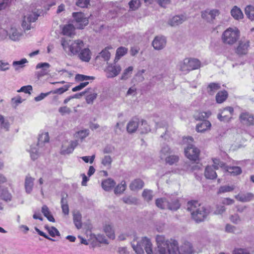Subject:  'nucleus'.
Listing matches in <instances>:
<instances>
[{"label":"nucleus","mask_w":254,"mask_h":254,"mask_svg":"<svg viewBox=\"0 0 254 254\" xmlns=\"http://www.w3.org/2000/svg\"><path fill=\"white\" fill-rule=\"evenodd\" d=\"M220 84L218 83H210L207 86V91L210 95H213L220 88Z\"/></svg>","instance_id":"f704fd0d"},{"label":"nucleus","mask_w":254,"mask_h":254,"mask_svg":"<svg viewBox=\"0 0 254 254\" xmlns=\"http://www.w3.org/2000/svg\"><path fill=\"white\" fill-rule=\"evenodd\" d=\"M79 58L84 62H88L91 59V52L89 49L85 48L79 54Z\"/></svg>","instance_id":"473e14b6"},{"label":"nucleus","mask_w":254,"mask_h":254,"mask_svg":"<svg viewBox=\"0 0 254 254\" xmlns=\"http://www.w3.org/2000/svg\"><path fill=\"white\" fill-rule=\"evenodd\" d=\"M91 90L89 92L86 93L87 94L85 98L86 102L88 104H92L94 101L97 97V93L96 92L94 89L89 88Z\"/></svg>","instance_id":"393cba45"},{"label":"nucleus","mask_w":254,"mask_h":254,"mask_svg":"<svg viewBox=\"0 0 254 254\" xmlns=\"http://www.w3.org/2000/svg\"><path fill=\"white\" fill-rule=\"evenodd\" d=\"M61 44L65 51H69L73 54L77 53L84 46L81 40H77L71 42L70 40L65 38L62 39Z\"/></svg>","instance_id":"6e6552de"},{"label":"nucleus","mask_w":254,"mask_h":254,"mask_svg":"<svg viewBox=\"0 0 254 254\" xmlns=\"http://www.w3.org/2000/svg\"><path fill=\"white\" fill-rule=\"evenodd\" d=\"M245 14L251 20H254V6L248 5L245 8Z\"/></svg>","instance_id":"a19ab883"},{"label":"nucleus","mask_w":254,"mask_h":254,"mask_svg":"<svg viewBox=\"0 0 254 254\" xmlns=\"http://www.w3.org/2000/svg\"><path fill=\"white\" fill-rule=\"evenodd\" d=\"M213 162V165L212 167L215 170L218 169L219 167L224 168L225 169V167L226 166L223 162L220 161L219 159H214Z\"/></svg>","instance_id":"864d4df0"},{"label":"nucleus","mask_w":254,"mask_h":254,"mask_svg":"<svg viewBox=\"0 0 254 254\" xmlns=\"http://www.w3.org/2000/svg\"><path fill=\"white\" fill-rule=\"evenodd\" d=\"M234 189L233 186H224L220 188L219 192L220 193H224L232 191Z\"/></svg>","instance_id":"bf43d9fd"},{"label":"nucleus","mask_w":254,"mask_h":254,"mask_svg":"<svg viewBox=\"0 0 254 254\" xmlns=\"http://www.w3.org/2000/svg\"><path fill=\"white\" fill-rule=\"evenodd\" d=\"M34 179L27 176L25 180V188L27 193H30L33 189Z\"/></svg>","instance_id":"a878e982"},{"label":"nucleus","mask_w":254,"mask_h":254,"mask_svg":"<svg viewBox=\"0 0 254 254\" xmlns=\"http://www.w3.org/2000/svg\"><path fill=\"white\" fill-rule=\"evenodd\" d=\"M0 125L1 127L5 129L6 130H8L9 127V122L7 121H5L2 116L0 115Z\"/></svg>","instance_id":"4d7b16f0"},{"label":"nucleus","mask_w":254,"mask_h":254,"mask_svg":"<svg viewBox=\"0 0 254 254\" xmlns=\"http://www.w3.org/2000/svg\"><path fill=\"white\" fill-rule=\"evenodd\" d=\"M78 145L77 140H72L69 142H64L62 146L60 153L62 155H66L71 153L75 147Z\"/></svg>","instance_id":"f8f14e48"},{"label":"nucleus","mask_w":254,"mask_h":254,"mask_svg":"<svg viewBox=\"0 0 254 254\" xmlns=\"http://www.w3.org/2000/svg\"><path fill=\"white\" fill-rule=\"evenodd\" d=\"M144 186V183L141 179H137L133 181L129 185V188L131 190H135L141 189Z\"/></svg>","instance_id":"2f4dec72"},{"label":"nucleus","mask_w":254,"mask_h":254,"mask_svg":"<svg viewBox=\"0 0 254 254\" xmlns=\"http://www.w3.org/2000/svg\"><path fill=\"white\" fill-rule=\"evenodd\" d=\"M240 33L236 27H230L225 30L222 35V40L224 43L232 45L239 39Z\"/></svg>","instance_id":"0eeeda50"},{"label":"nucleus","mask_w":254,"mask_h":254,"mask_svg":"<svg viewBox=\"0 0 254 254\" xmlns=\"http://www.w3.org/2000/svg\"><path fill=\"white\" fill-rule=\"evenodd\" d=\"M50 64H37L36 69H41L40 71H37V74L38 77L47 74L49 71Z\"/></svg>","instance_id":"c756f323"},{"label":"nucleus","mask_w":254,"mask_h":254,"mask_svg":"<svg viewBox=\"0 0 254 254\" xmlns=\"http://www.w3.org/2000/svg\"><path fill=\"white\" fill-rule=\"evenodd\" d=\"M193 139L192 137L189 136L183 138L184 143H186L187 146L185 148V154L186 156L190 160L196 161L199 154V150L196 148L192 143Z\"/></svg>","instance_id":"423d86ee"},{"label":"nucleus","mask_w":254,"mask_h":254,"mask_svg":"<svg viewBox=\"0 0 254 254\" xmlns=\"http://www.w3.org/2000/svg\"><path fill=\"white\" fill-rule=\"evenodd\" d=\"M153 192L151 190H144L142 192V196L147 201L151 200L153 198Z\"/></svg>","instance_id":"49530a36"},{"label":"nucleus","mask_w":254,"mask_h":254,"mask_svg":"<svg viewBox=\"0 0 254 254\" xmlns=\"http://www.w3.org/2000/svg\"><path fill=\"white\" fill-rule=\"evenodd\" d=\"M124 126V123H117L114 127V131L116 134H120L122 132V128Z\"/></svg>","instance_id":"6e6d98bb"},{"label":"nucleus","mask_w":254,"mask_h":254,"mask_svg":"<svg viewBox=\"0 0 254 254\" xmlns=\"http://www.w3.org/2000/svg\"><path fill=\"white\" fill-rule=\"evenodd\" d=\"M121 70L119 64H108L105 71L108 78H113L118 75Z\"/></svg>","instance_id":"f3484780"},{"label":"nucleus","mask_w":254,"mask_h":254,"mask_svg":"<svg viewBox=\"0 0 254 254\" xmlns=\"http://www.w3.org/2000/svg\"><path fill=\"white\" fill-rule=\"evenodd\" d=\"M70 85H65L63 87L56 89L54 90L51 91V93L53 94H62L64 92L66 91L68 88H69Z\"/></svg>","instance_id":"3c124183"},{"label":"nucleus","mask_w":254,"mask_h":254,"mask_svg":"<svg viewBox=\"0 0 254 254\" xmlns=\"http://www.w3.org/2000/svg\"><path fill=\"white\" fill-rule=\"evenodd\" d=\"M75 80L79 81H83L85 80H93L95 79V77L94 76H87L84 75L82 74H77L75 76Z\"/></svg>","instance_id":"603ef678"},{"label":"nucleus","mask_w":254,"mask_h":254,"mask_svg":"<svg viewBox=\"0 0 254 254\" xmlns=\"http://www.w3.org/2000/svg\"><path fill=\"white\" fill-rule=\"evenodd\" d=\"M128 5L130 10H135L140 6V2L139 0H131Z\"/></svg>","instance_id":"8fccbe9b"},{"label":"nucleus","mask_w":254,"mask_h":254,"mask_svg":"<svg viewBox=\"0 0 254 254\" xmlns=\"http://www.w3.org/2000/svg\"><path fill=\"white\" fill-rule=\"evenodd\" d=\"M7 32L9 38L13 41L20 40L22 36L21 30L15 26H11L8 29Z\"/></svg>","instance_id":"dca6fc26"},{"label":"nucleus","mask_w":254,"mask_h":254,"mask_svg":"<svg viewBox=\"0 0 254 254\" xmlns=\"http://www.w3.org/2000/svg\"><path fill=\"white\" fill-rule=\"evenodd\" d=\"M39 13L36 11H28L24 14L22 26L25 30H28L31 28V23L34 22L38 19Z\"/></svg>","instance_id":"1a4fd4ad"},{"label":"nucleus","mask_w":254,"mask_h":254,"mask_svg":"<svg viewBox=\"0 0 254 254\" xmlns=\"http://www.w3.org/2000/svg\"><path fill=\"white\" fill-rule=\"evenodd\" d=\"M179 160V157L177 155H170L166 158V163L170 165H173L177 162Z\"/></svg>","instance_id":"5fc2aeb1"},{"label":"nucleus","mask_w":254,"mask_h":254,"mask_svg":"<svg viewBox=\"0 0 254 254\" xmlns=\"http://www.w3.org/2000/svg\"><path fill=\"white\" fill-rule=\"evenodd\" d=\"M225 170L232 176L240 175L242 172L241 168L238 166H226L225 167Z\"/></svg>","instance_id":"7c9ffc66"},{"label":"nucleus","mask_w":254,"mask_h":254,"mask_svg":"<svg viewBox=\"0 0 254 254\" xmlns=\"http://www.w3.org/2000/svg\"><path fill=\"white\" fill-rule=\"evenodd\" d=\"M49 136L48 132H44L40 134L38 143L36 145H32L30 150V156L32 160L36 159L39 154L43 153L46 144H48Z\"/></svg>","instance_id":"20e7f679"},{"label":"nucleus","mask_w":254,"mask_h":254,"mask_svg":"<svg viewBox=\"0 0 254 254\" xmlns=\"http://www.w3.org/2000/svg\"><path fill=\"white\" fill-rule=\"evenodd\" d=\"M90 0H78L76 4L80 7H85L89 4Z\"/></svg>","instance_id":"338daca9"},{"label":"nucleus","mask_w":254,"mask_h":254,"mask_svg":"<svg viewBox=\"0 0 254 254\" xmlns=\"http://www.w3.org/2000/svg\"><path fill=\"white\" fill-rule=\"evenodd\" d=\"M219 11L217 9L206 10L202 13L201 15L202 18H204L207 15H209L212 19H214L217 15H219Z\"/></svg>","instance_id":"79ce46f5"},{"label":"nucleus","mask_w":254,"mask_h":254,"mask_svg":"<svg viewBox=\"0 0 254 254\" xmlns=\"http://www.w3.org/2000/svg\"><path fill=\"white\" fill-rule=\"evenodd\" d=\"M214 170L215 169L212 166L206 167L204 172L205 177L208 179H216L217 177V174Z\"/></svg>","instance_id":"c85d7f7f"},{"label":"nucleus","mask_w":254,"mask_h":254,"mask_svg":"<svg viewBox=\"0 0 254 254\" xmlns=\"http://www.w3.org/2000/svg\"><path fill=\"white\" fill-rule=\"evenodd\" d=\"M112 162V159L110 156L106 155L102 160V164L104 166L110 165Z\"/></svg>","instance_id":"680f3d73"},{"label":"nucleus","mask_w":254,"mask_h":254,"mask_svg":"<svg viewBox=\"0 0 254 254\" xmlns=\"http://www.w3.org/2000/svg\"><path fill=\"white\" fill-rule=\"evenodd\" d=\"M81 215L79 212L73 214V222L77 229H80L82 227Z\"/></svg>","instance_id":"e433bc0d"},{"label":"nucleus","mask_w":254,"mask_h":254,"mask_svg":"<svg viewBox=\"0 0 254 254\" xmlns=\"http://www.w3.org/2000/svg\"><path fill=\"white\" fill-rule=\"evenodd\" d=\"M250 48V41L245 39H241L235 49L236 53L239 56L246 55L248 53Z\"/></svg>","instance_id":"9b49d317"},{"label":"nucleus","mask_w":254,"mask_h":254,"mask_svg":"<svg viewBox=\"0 0 254 254\" xmlns=\"http://www.w3.org/2000/svg\"><path fill=\"white\" fill-rule=\"evenodd\" d=\"M126 189V184L125 181H123L120 184L118 185L115 189L114 192L116 194H121L123 193Z\"/></svg>","instance_id":"c03bdc74"},{"label":"nucleus","mask_w":254,"mask_h":254,"mask_svg":"<svg viewBox=\"0 0 254 254\" xmlns=\"http://www.w3.org/2000/svg\"><path fill=\"white\" fill-rule=\"evenodd\" d=\"M59 112L61 113L62 115H64L65 114H69L71 112V110L70 108H68L67 106H63L61 107L59 109Z\"/></svg>","instance_id":"0e129e2a"},{"label":"nucleus","mask_w":254,"mask_h":254,"mask_svg":"<svg viewBox=\"0 0 254 254\" xmlns=\"http://www.w3.org/2000/svg\"><path fill=\"white\" fill-rule=\"evenodd\" d=\"M151 130L150 126L147 124L146 121L142 120L141 124L139 125L138 130L140 133H146Z\"/></svg>","instance_id":"58836bf2"},{"label":"nucleus","mask_w":254,"mask_h":254,"mask_svg":"<svg viewBox=\"0 0 254 254\" xmlns=\"http://www.w3.org/2000/svg\"><path fill=\"white\" fill-rule=\"evenodd\" d=\"M186 20V17L184 15H176L168 21V24L171 27H175L182 24Z\"/></svg>","instance_id":"6ab92c4d"},{"label":"nucleus","mask_w":254,"mask_h":254,"mask_svg":"<svg viewBox=\"0 0 254 254\" xmlns=\"http://www.w3.org/2000/svg\"><path fill=\"white\" fill-rule=\"evenodd\" d=\"M139 127V120L137 118H133L129 122L127 126V130L129 133L134 132Z\"/></svg>","instance_id":"aec40b11"},{"label":"nucleus","mask_w":254,"mask_h":254,"mask_svg":"<svg viewBox=\"0 0 254 254\" xmlns=\"http://www.w3.org/2000/svg\"><path fill=\"white\" fill-rule=\"evenodd\" d=\"M187 210L190 212L192 219L197 223L203 221L209 213L206 207L195 200L188 202Z\"/></svg>","instance_id":"f03ea898"},{"label":"nucleus","mask_w":254,"mask_h":254,"mask_svg":"<svg viewBox=\"0 0 254 254\" xmlns=\"http://www.w3.org/2000/svg\"><path fill=\"white\" fill-rule=\"evenodd\" d=\"M89 84V82L86 81L84 82H81L79 84V85L73 87L72 89V91L73 92H76L77 91H79L84 88L85 86H86Z\"/></svg>","instance_id":"e2e57ef3"},{"label":"nucleus","mask_w":254,"mask_h":254,"mask_svg":"<svg viewBox=\"0 0 254 254\" xmlns=\"http://www.w3.org/2000/svg\"><path fill=\"white\" fill-rule=\"evenodd\" d=\"M123 201L127 204H136L137 203V199L131 196H126L122 198Z\"/></svg>","instance_id":"a18cd8bd"},{"label":"nucleus","mask_w":254,"mask_h":254,"mask_svg":"<svg viewBox=\"0 0 254 254\" xmlns=\"http://www.w3.org/2000/svg\"><path fill=\"white\" fill-rule=\"evenodd\" d=\"M210 127L211 123L208 121L204 120L196 125V130L197 132H202L209 129Z\"/></svg>","instance_id":"b1692460"},{"label":"nucleus","mask_w":254,"mask_h":254,"mask_svg":"<svg viewBox=\"0 0 254 254\" xmlns=\"http://www.w3.org/2000/svg\"><path fill=\"white\" fill-rule=\"evenodd\" d=\"M167 43L166 38L162 35L156 36L152 42V45L156 50H161L165 48Z\"/></svg>","instance_id":"2eb2a0df"},{"label":"nucleus","mask_w":254,"mask_h":254,"mask_svg":"<svg viewBox=\"0 0 254 254\" xmlns=\"http://www.w3.org/2000/svg\"><path fill=\"white\" fill-rule=\"evenodd\" d=\"M104 230L109 238L112 239L115 238L114 232L111 225H106L104 227Z\"/></svg>","instance_id":"37998d69"},{"label":"nucleus","mask_w":254,"mask_h":254,"mask_svg":"<svg viewBox=\"0 0 254 254\" xmlns=\"http://www.w3.org/2000/svg\"><path fill=\"white\" fill-rule=\"evenodd\" d=\"M61 203L63 213L65 215H68L69 213V208L66 200L63 197Z\"/></svg>","instance_id":"09e8293b"},{"label":"nucleus","mask_w":254,"mask_h":254,"mask_svg":"<svg viewBox=\"0 0 254 254\" xmlns=\"http://www.w3.org/2000/svg\"><path fill=\"white\" fill-rule=\"evenodd\" d=\"M113 49L111 45H109L104 48L98 55L95 57V60L97 62H106L108 63L111 56L110 50Z\"/></svg>","instance_id":"9d476101"},{"label":"nucleus","mask_w":254,"mask_h":254,"mask_svg":"<svg viewBox=\"0 0 254 254\" xmlns=\"http://www.w3.org/2000/svg\"><path fill=\"white\" fill-rule=\"evenodd\" d=\"M200 61L195 58H187L184 60L183 64H200Z\"/></svg>","instance_id":"13d9d810"},{"label":"nucleus","mask_w":254,"mask_h":254,"mask_svg":"<svg viewBox=\"0 0 254 254\" xmlns=\"http://www.w3.org/2000/svg\"><path fill=\"white\" fill-rule=\"evenodd\" d=\"M155 203L156 206L161 209H168L172 211H176L181 206L179 198L173 195L157 198Z\"/></svg>","instance_id":"7ed1b4c3"},{"label":"nucleus","mask_w":254,"mask_h":254,"mask_svg":"<svg viewBox=\"0 0 254 254\" xmlns=\"http://www.w3.org/2000/svg\"><path fill=\"white\" fill-rule=\"evenodd\" d=\"M241 122L246 126L254 125V116L248 112H244L240 116Z\"/></svg>","instance_id":"a211bd4d"},{"label":"nucleus","mask_w":254,"mask_h":254,"mask_svg":"<svg viewBox=\"0 0 254 254\" xmlns=\"http://www.w3.org/2000/svg\"><path fill=\"white\" fill-rule=\"evenodd\" d=\"M231 15L235 19H242L243 17V14L240 9L237 6H234L231 11Z\"/></svg>","instance_id":"4c0bfd02"},{"label":"nucleus","mask_w":254,"mask_h":254,"mask_svg":"<svg viewBox=\"0 0 254 254\" xmlns=\"http://www.w3.org/2000/svg\"><path fill=\"white\" fill-rule=\"evenodd\" d=\"M211 115L210 112H200L194 115V118L197 120L204 121Z\"/></svg>","instance_id":"ea45409f"},{"label":"nucleus","mask_w":254,"mask_h":254,"mask_svg":"<svg viewBox=\"0 0 254 254\" xmlns=\"http://www.w3.org/2000/svg\"><path fill=\"white\" fill-rule=\"evenodd\" d=\"M127 48L125 47L122 46L119 47L116 50L114 62L115 63H117L122 57L124 56L126 54H127Z\"/></svg>","instance_id":"bb28decb"},{"label":"nucleus","mask_w":254,"mask_h":254,"mask_svg":"<svg viewBox=\"0 0 254 254\" xmlns=\"http://www.w3.org/2000/svg\"><path fill=\"white\" fill-rule=\"evenodd\" d=\"M230 219L234 223L238 224L241 221L240 216L238 214H234L230 216Z\"/></svg>","instance_id":"69168bd1"},{"label":"nucleus","mask_w":254,"mask_h":254,"mask_svg":"<svg viewBox=\"0 0 254 254\" xmlns=\"http://www.w3.org/2000/svg\"><path fill=\"white\" fill-rule=\"evenodd\" d=\"M233 112L234 109L232 107H226L218 114L217 118L220 121L228 122L232 118Z\"/></svg>","instance_id":"ddd939ff"},{"label":"nucleus","mask_w":254,"mask_h":254,"mask_svg":"<svg viewBox=\"0 0 254 254\" xmlns=\"http://www.w3.org/2000/svg\"><path fill=\"white\" fill-rule=\"evenodd\" d=\"M235 198L241 202H248L254 198V195L251 192H248L244 194H238L235 196Z\"/></svg>","instance_id":"5701e85b"},{"label":"nucleus","mask_w":254,"mask_h":254,"mask_svg":"<svg viewBox=\"0 0 254 254\" xmlns=\"http://www.w3.org/2000/svg\"><path fill=\"white\" fill-rule=\"evenodd\" d=\"M201 64H179V68L184 74L188 73L190 71L198 69Z\"/></svg>","instance_id":"412c9836"},{"label":"nucleus","mask_w":254,"mask_h":254,"mask_svg":"<svg viewBox=\"0 0 254 254\" xmlns=\"http://www.w3.org/2000/svg\"><path fill=\"white\" fill-rule=\"evenodd\" d=\"M48 232L51 236L54 237L56 236H60L59 231L54 227H52L48 229Z\"/></svg>","instance_id":"052dcab7"},{"label":"nucleus","mask_w":254,"mask_h":254,"mask_svg":"<svg viewBox=\"0 0 254 254\" xmlns=\"http://www.w3.org/2000/svg\"><path fill=\"white\" fill-rule=\"evenodd\" d=\"M170 153V149L167 145H165L161 148L160 151V157L161 159L164 158L167 155Z\"/></svg>","instance_id":"de8ad7c7"},{"label":"nucleus","mask_w":254,"mask_h":254,"mask_svg":"<svg viewBox=\"0 0 254 254\" xmlns=\"http://www.w3.org/2000/svg\"><path fill=\"white\" fill-rule=\"evenodd\" d=\"M131 246L137 254H144V250L147 254H156L152 250V245L150 240L146 237H143L141 240L131 243Z\"/></svg>","instance_id":"39448f33"},{"label":"nucleus","mask_w":254,"mask_h":254,"mask_svg":"<svg viewBox=\"0 0 254 254\" xmlns=\"http://www.w3.org/2000/svg\"><path fill=\"white\" fill-rule=\"evenodd\" d=\"M115 185V182L111 178L105 180L102 182V188L106 191H109L111 190Z\"/></svg>","instance_id":"cd10ccee"},{"label":"nucleus","mask_w":254,"mask_h":254,"mask_svg":"<svg viewBox=\"0 0 254 254\" xmlns=\"http://www.w3.org/2000/svg\"><path fill=\"white\" fill-rule=\"evenodd\" d=\"M228 97V93L226 90L220 91L216 95V100L218 103H222Z\"/></svg>","instance_id":"c9c22d12"},{"label":"nucleus","mask_w":254,"mask_h":254,"mask_svg":"<svg viewBox=\"0 0 254 254\" xmlns=\"http://www.w3.org/2000/svg\"><path fill=\"white\" fill-rule=\"evenodd\" d=\"M0 198L6 202L11 200L12 195L7 188L0 186Z\"/></svg>","instance_id":"4be33fe9"},{"label":"nucleus","mask_w":254,"mask_h":254,"mask_svg":"<svg viewBox=\"0 0 254 254\" xmlns=\"http://www.w3.org/2000/svg\"><path fill=\"white\" fill-rule=\"evenodd\" d=\"M233 254H250V253L244 249H235L233 252Z\"/></svg>","instance_id":"774afa93"},{"label":"nucleus","mask_w":254,"mask_h":254,"mask_svg":"<svg viewBox=\"0 0 254 254\" xmlns=\"http://www.w3.org/2000/svg\"><path fill=\"white\" fill-rule=\"evenodd\" d=\"M75 28L72 24H69L65 25L63 28L62 33L64 35L71 36L74 34Z\"/></svg>","instance_id":"72a5a7b5"},{"label":"nucleus","mask_w":254,"mask_h":254,"mask_svg":"<svg viewBox=\"0 0 254 254\" xmlns=\"http://www.w3.org/2000/svg\"><path fill=\"white\" fill-rule=\"evenodd\" d=\"M157 244V252L159 254H193L194 250L192 244L185 241L180 247L174 240H166L162 235H157L156 238Z\"/></svg>","instance_id":"f257e3e1"},{"label":"nucleus","mask_w":254,"mask_h":254,"mask_svg":"<svg viewBox=\"0 0 254 254\" xmlns=\"http://www.w3.org/2000/svg\"><path fill=\"white\" fill-rule=\"evenodd\" d=\"M73 17L77 23L76 25L78 28L82 29L88 24V20L85 17L84 14L82 12H74L72 14Z\"/></svg>","instance_id":"4468645a"}]
</instances>
